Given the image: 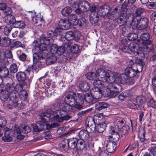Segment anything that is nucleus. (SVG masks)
<instances>
[{
  "label": "nucleus",
  "instance_id": "obj_55",
  "mask_svg": "<svg viewBox=\"0 0 156 156\" xmlns=\"http://www.w3.org/2000/svg\"><path fill=\"white\" fill-rule=\"evenodd\" d=\"M87 78L89 80H94L97 79L98 76L96 73H95L93 72H91L88 73L86 75Z\"/></svg>",
  "mask_w": 156,
  "mask_h": 156
},
{
  "label": "nucleus",
  "instance_id": "obj_5",
  "mask_svg": "<svg viewBox=\"0 0 156 156\" xmlns=\"http://www.w3.org/2000/svg\"><path fill=\"white\" fill-rule=\"evenodd\" d=\"M130 26L133 29H135L138 27L140 30L146 29L148 27L149 20L147 17L143 16L137 19L135 22V20L130 22Z\"/></svg>",
  "mask_w": 156,
  "mask_h": 156
},
{
  "label": "nucleus",
  "instance_id": "obj_32",
  "mask_svg": "<svg viewBox=\"0 0 156 156\" xmlns=\"http://www.w3.org/2000/svg\"><path fill=\"white\" fill-rule=\"evenodd\" d=\"M78 20L76 15L74 14H70L68 16V20L73 25H77V21Z\"/></svg>",
  "mask_w": 156,
  "mask_h": 156
},
{
  "label": "nucleus",
  "instance_id": "obj_41",
  "mask_svg": "<svg viewBox=\"0 0 156 156\" xmlns=\"http://www.w3.org/2000/svg\"><path fill=\"white\" fill-rule=\"evenodd\" d=\"M84 99L85 101L88 103H90L93 101L94 98L92 95L91 93L90 94L89 93H86L83 94Z\"/></svg>",
  "mask_w": 156,
  "mask_h": 156
},
{
  "label": "nucleus",
  "instance_id": "obj_22",
  "mask_svg": "<svg viewBox=\"0 0 156 156\" xmlns=\"http://www.w3.org/2000/svg\"><path fill=\"white\" fill-rule=\"evenodd\" d=\"M116 143L112 142L110 141H107L105 147L106 150L110 153L114 152L116 147Z\"/></svg>",
  "mask_w": 156,
  "mask_h": 156
},
{
  "label": "nucleus",
  "instance_id": "obj_48",
  "mask_svg": "<svg viewBox=\"0 0 156 156\" xmlns=\"http://www.w3.org/2000/svg\"><path fill=\"white\" fill-rule=\"evenodd\" d=\"M105 82L97 79L94 80L93 84L96 87L95 88H102L104 86L103 82Z\"/></svg>",
  "mask_w": 156,
  "mask_h": 156
},
{
  "label": "nucleus",
  "instance_id": "obj_38",
  "mask_svg": "<svg viewBox=\"0 0 156 156\" xmlns=\"http://www.w3.org/2000/svg\"><path fill=\"white\" fill-rule=\"evenodd\" d=\"M5 21L7 23L12 24L13 26L14 23L15 22L16 20L15 17L12 15L6 16H5Z\"/></svg>",
  "mask_w": 156,
  "mask_h": 156
},
{
  "label": "nucleus",
  "instance_id": "obj_1",
  "mask_svg": "<svg viewBox=\"0 0 156 156\" xmlns=\"http://www.w3.org/2000/svg\"><path fill=\"white\" fill-rule=\"evenodd\" d=\"M96 72L97 76L102 81L109 83L107 90V94L108 97L110 98L115 97L122 91V86L115 82L112 83L115 81V78L113 76H110L107 71L106 72L103 69H99Z\"/></svg>",
  "mask_w": 156,
  "mask_h": 156
},
{
  "label": "nucleus",
  "instance_id": "obj_52",
  "mask_svg": "<svg viewBox=\"0 0 156 156\" xmlns=\"http://www.w3.org/2000/svg\"><path fill=\"white\" fill-rule=\"evenodd\" d=\"M129 129V126L127 125L123 126L120 129L121 134L122 136H126L128 134V131Z\"/></svg>",
  "mask_w": 156,
  "mask_h": 156
},
{
  "label": "nucleus",
  "instance_id": "obj_29",
  "mask_svg": "<svg viewBox=\"0 0 156 156\" xmlns=\"http://www.w3.org/2000/svg\"><path fill=\"white\" fill-rule=\"evenodd\" d=\"M77 150L82 151L87 147L85 142L83 139H77Z\"/></svg>",
  "mask_w": 156,
  "mask_h": 156
},
{
  "label": "nucleus",
  "instance_id": "obj_17",
  "mask_svg": "<svg viewBox=\"0 0 156 156\" xmlns=\"http://www.w3.org/2000/svg\"><path fill=\"white\" fill-rule=\"evenodd\" d=\"M72 25L70 22L66 19H62L59 21L58 25L63 30H67L70 28Z\"/></svg>",
  "mask_w": 156,
  "mask_h": 156
},
{
  "label": "nucleus",
  "instance_id": "obj_9",
  "mask_svg": "<svg viewBox=\"0 0 156 156\" xmlns=\"http://www.w3.org/2000/svg\"><path fill=\"white\" fill-rule=\"evenodd\" d=\"M13 129L17 134L22 133L26 135L31 131V128L29 126L25 125H22L19 128L18 126L15 124L13 127Z\"/></svg>",
  "mask_w": 156,
  "mask_h": 156
},
{
  "label": "nucleus",
  "instance_id": "obj_59",
  "mask_svg": "<svg viewBox=\"0 0 156 156\" xmlns=\"http://www.w3.org/2000/svg\"><path fill=\"white\" fill-rule=\"evenodd\" d=\"M58 46L55 44H52L50 48V52L52 54H56L58 52Z\"/></svg>",
  "mask_w": 156,
  "mask_h": 156
},
{
  "label": "nucleus",
  "instance_id": "obj_40",
  "mask_svg": "<svg viewBox=\"0 0 156 156\" xmlns=\"http://www.w3.org/2000/svg\"><path fill=\"white\" fill-rule=\"evenodd\" d=\"M130 61L132 62L131 64V65L136 64L137 67L139 66V67H140V69H139V70L141 72L143 70V66L144 65V63L141 59H139L138 60L136 61L135 63L134 62L133 60H131Z\"/></svg>",
  "mask_w": 156,
  "mask_h": 156
},
{
  "label": "nucleus",
  "instance_id": "obj_20",
  "mask_svg": "<svg viewBox=\"0 0 156 156\" xmlns=\"http://www.w3.org/2000/svg\"><path fill=\"white\" fill-rule=\"evenodd\" d=\"M46 57H41L37 54H34L33 55V60L34 63V66H35V68L40 67L41 66V62L39 61L41 59L45 58Z\"/></svg>",
  "mask_w": 156,
  "mask_h": 156
},
{
  "label": "nucleus",
  "instance_id": "obj_6",
  "mask_svg": "<svg viewBox=\"0 0 156 156\" xmlns=\"http://www.w3.org/2000/svg\"><path fill=\"white\" fill-rule=\"evenodd\" d=\"M47 36L44 34H42L40 36L41 40L47 44H51L54 42V40L57 37V34L54 31L49 30L47 32Z\"/></svg>",
  "mask_w": 156,
  "mask_h": 156
},
{
  "label": "nucleus",
  "instance_id": "obj_60",
  "mask_svg": "<svg viewBox=\"0 0 156 156\" xmlns=\"http://www.w3.org/2000/svg\"><path fill=\"white\" fill-rule=\"evenodd\" d=\"M137 37V34L135 33H131L128 34V39L130 41H134Z\"/></svg>",
  "mask_w": 156,
  "mask_h": 156
},
{
  "label": "nucleus",
  "instance_id": "obj_14",
  "mask_svg": "<svg viewBox=\"0 0 156 156\" xmlns=\"http://www.w3.org/2000/svg\"><path fill=\"white\" fill-rule=\"evenodd\" d=\"M151 36L150 34L147 33H144L141 34L140 38L142 41L141 44L151 45L152 41L150 39Z\"/></svg>",
  "mask_w": 156,
  "mask_h": 156
},
{
  "label": "nucleus",
  "instance_id": "obj_12",
  "mask_svg": "<svg viewBox=\"0 0 156 156\" xmlns=\"http://www.w3.org/2000/svg\"><path fill=\"white\" fill-rule=\"evenodd\" d=\"M13 127L11 130H6L4 133V136L2 137V140L5 142H10L16 135V132L14 130Z\"/></svg>",
  "mask_w": 156,
  "mask_h": 156
},
{
  "label": "nucleus",
  "instance_id": "obj_64",
  "mask_svg": "<svg viewBox=\"0 0 156 156\" xmlns=\"http://www.w3.org/2000/svg\"><path fill=\"white\" fill-rule=\"evenodd\" d=\"M92 110V108H90L84 111H82L79 112L77 114V115L80 117L82 116L89 113L90 112H91Z\"/></svg>",
  "mask_w": 156,
  "mask_h": 156
},
{
  "label": "nucleus",
  "instance_id": "obj_25",
  "mask_svg": "<svg viewBox=\"0 0 156 156\" xmlns=\"http://www.w3.org/2000/svg\"><path fill=\"white\" fill-rule=\"evenodd\" d=\"M65 101L66 103H68L72 106H73L75 108V105H76V99L72 95H67L66 97Z\"/></svg>",
  "mask_w": 156,
  "mask_h": 156
},
{
  "label": "nucleus",
  "instance_id": "obj_3",
  "mask_svg": "<svg viewBox=\"0 0 156 156\" xmlns=\"http://www.w3.org/2000/svg\"><path fill=\"white\" fill-rule=\"evenodd\" d=\"M34 47L33 50L34 54H37L41 57H46L48 53L45 51L47 50L48 45L51 44H47L42 40H41L40 38L34 41Z\"/></svg>",
  "mask_w": 156,
  "mask_h": 156
},
{
  "label": "nucleus",
  "instance_id": "obj_54",
  "mask_svg": "<svg viewBox=\"0 0 156 156\" xmlns=\"http://www.w3.org/2000/svg\"><path fill=\"white\" fill-rule=\"evenodd\" d=\"M6 91L8 93L12 92L16 90L15 87L13 83H8L6 84Z\"/></svg>",
  "mask_w": 156,
  "mask_h": 156
},
{
  "label": "nucleus",
  "instance_id": "obj_15",
  "mask_svg": "<svg viewBox=\"0 0 156 156\" xmlns=\"http://www.w3.org/2000/svg\"><path fill=\"white\" fill-rule=\"evenodd\" d=\"M140 72L138 68L137 69H134L132 67H127L125 69L124 74L129 77H135L137 73Z\"/></svg>",
  "mask_w": 156,
  "mask_h": 156
},
{
  "label": "nucleus",
  "instance_id": "obj_51",
  "mask_svg": "<svg viewBox=\"0 0 156 156\" xmlns=\"http://www.w3.org/2000/svg\"><path fill=\"white\" fill-rule=\"evenodd\" d=\"M18 92L16 90L9 93V97H10V100L12 101L15 100L16 101L17 99H18Z\"/></svg>",
  "mask_w": 156,
  "mask_h": 156
},
{
  "label": "nucleus",
  "instance_id": "obj_34",
  "mask_svg": "<svg viewBox=\"0 0 156 156\" xmlns=\"http://www.w3.org/2000/svg\"><path fill=\"white\" fill-rule=\"evenodd\" d=\"M5 90L1 89L0 90V95L1 99L5 101L10 100V97H9V93H7Z\"/></svg>",
  "mask_w": 156,
  "mask_h": 156
},
{
  "label": "nucleus",
  "instance_id": "obj_46",
  "mask_svg": "<svg viewBox=\"0 0 156 156\" xmlns=\"http://www.w3.org/2000/svg\"><path fill=\"white\" fill-rule=\"evenodd\" d=\"M70 50L73 54H79L81 52V50L79 48V46L77 44H74L71 47Z\"/></svg>",
  "mask_w": 156,
  "mask_h": 156
},
{
  "label": "nucleus",
  "instance_id": "obj_10",
  "mask_svg": "<svg viewBox=\"0 0 156 156\" xmlns=\"http://www.w3.org/2000/svg\"><path fill=\"white\" fill-rule=\"evenodd\" d=\"M86 129L89 133H93L95 130L96 123L94 119L90 117L86 119Z\"/></svg>",
  "mask_w": 156,
  "mask_h": 156
},
{
  "label": "nucleus",
  "instance_id": "obj_39",
  "mask_svg": "<svg viewBox=\"0 0 156 156\" xmlns=\"http://www.w3.org/2000/svg\"><path fill=\"white\" fill-rule=\"evenodd\" d=\"M106 124L105 123L98 124L96 126L95 130L99 133L103 132L105 129Z\"/></svg>",
  "mask_w": 156,
  "mask_h": 156
},
{
  "label": "nucleus",
  "instance_id": "obj_2",
  "mask_svg": "<svg viewBox=\"0 0 156 156\" xmlns=\"http://www.w3.org/2000/svg\"><path fill=\"white\" fill-rule=\"evenodd\" d=\"M59 108L62 110L58 111L56 115H53L49 119L51 122H61L64 121H67L71 118L67 111H69L72 110L73 106L66 103L59 104Z\"/></svg>",
  "mask_w": 156,
  "mask_h": 156
},
{
  "label": "nucleus",
  "instance_id": "obj_36",
  "mask_svg": "<svg viewBox=\"0 0 156 156\" xmlns=\"http://www.w3.org/2000/svg\"><path fill=\"white\" fill-rule=\"evenodd\" d=\"M68 147L71 149L76 148H77V139L76 138H73L68 140Z\"/></svg>",
  "mask_w": 156,
  "mask_h": 156
},
{
  "label": "nucleus",
  "instance_id": "obj_57",
  "mask_svg": "<svg viewBox=\"0 0 156 156\" xmlns=\"http://www.w3.org/2000/svg\"><path fill=\"white\" fill-rule=\"evenodd\" d=\"M48 121L46 119V121L45 122V127L46 128V129L48 130H50L52 128H55L58 127V124L56 123H53L50 125L48 124H47Z\"/></svg>",
  "mask_w": 156,
  "mask_h": 156
},
{
  "label": "nucleus",
  "instance_id": "obj_56",
  "mask_svg": "<svg viewBox=\"0 0 156 156\" xmlns=\"http://www.w3.org/2000/svg\"><path fill=\"white\" fill-rule=\"evenodd\" d=\"M18 66L17 65L14 63L12 64L9 67L10 72L12 73H15L18 71Z\"/></svg>",
  "mask_w": 156,
  "mask_h": 156
},
{
  "label": "nucleus",
  "instance_id": "obj_19",
  "mask_svg": "<svg viewBox=\"0 0 156 156\" xmlns=\"http://www.w3.org/2000/svg\"><path fill=\"white\" fill-rule=\"evenodd\" d=\"M134 77H129L127 76L124 74H122L119 78L120 82L128 84L129 85H132L134 83Z\"/></svg>",
  "mask_w": 156,
  "mask_h": 156
},
{
  "label": "nucleus",
  "instance_id": "obj_35",
  "mask_svg": "<svg viewBox=\"0 0 156 156\" xmlns=\"http://www.w3.org/2000/svg\"><path fill=\"white\" fill-rule=\"evenodd\" d=\"M119 136H120L119 133H111V136H109V140L114 142V143H116V142L119 139Z\"/></svg>",
  "mask_w": 156,
  "mask_h": 156
},
{
  "label": "nucleus",
  "instance_id": "obj_43",
  "mask_svg": "<svg viewBox=\"0 0 156 156\" xmlns=\"http://www.w3.org/2000/svg\"><path fill=\"white\" fill-rule=\"evenodd\" d=\"M65 37L68 41H71L74 38V33L72 31H68L66 33Z\"/></svg>",
  "mask_w": 156,
  "mask_h": 156
},
{
  "label": "nucleus",
  "instance_id": "obj_33",
  "mask_svg": "<svg viewBox=\"0 0 156 156\" xmlns=\"http://www.w3.org/2000/svg\"><path fill=\"white\" fill-rule=\"evenodd\" d=\"M129 50L134 54L135 56L137 55L139 53L137 51V48L136 46V44L134 43H131L129 45Z\"/></svg>",
  "mask_w": 156,
  "mask_h": 156
},
{
  "label": "nucleus",
  "instance_id": "obj_63",
  "mask_svg": "<svg viewBox=\"0 0 156 156\" xmlns=\"http://www.w3.org/2000/svg\"><path fill=\"white\" fill-rule=\"evenodd\" d=\"M148 106L153 108H156V101L153 99H151L147 103Z\"/></svg>",
  "mask_w": 156,
  "mask_h": 156
},
{
  "label": "nucleus",
  "instance_id": "obj_18",
  "mask_svg": "<svg viewBox=\"0 0 156 156\" xmlns=\"http://www.w3.org/2000/svg\"><path fill=\"white\" fill-rule=\"evenodd\" d=\"M78 7L82 9L83 12H85L90 10V5L86 1H83L78 3Z\"/></svg>",
  "mask_w": 156,
  "mask_h": 156
},
{
  "label": "nucleus",
  "instance_id": "obj_28",
  "mask_svg": "<svg viewBox=\"0 0 156 156\" xmlns=\"http://www.w3.org/2000/svg\"><path fill=\"white\" fill-rule=\"evenodd\" d=\"M27 75L25 72H19L16 73V77L19 82H24L27 79Z\"/></svg>",
  "mask_w": 156,
  "mask_h": 156
},
{
  "label": "nucleus",
  "instance_id": "obj_42",
  "mask_svg": "<svg viewBox=\"0 0 156 156\" xmlns=\"http://www.w3.org/2000/svg\"><path fill=\"white\" fill-rule=\"evenodd\" d=\"M28 97V94L26 90L24 89L20 91L19 94V98L20 100L23 101H26Z\"/></svg>",
  "mask_w": 156,
  "mask_h": 156
},
{
  "label": "nucleus",
  "instance_id": "obj_7",
  "mask_svg": "<svg viewBox=\"0 0 156 156\" xmlns=\"http://www.w3.org/2000/svg\"><path fill=\"white\" fill-rule=\"evenodd\" d=\"M146 101V98L144 96H137L136 99V103L131 102L129 103L131 108L133 109L139 110L140 108V105L144 104Z\"/></svg>",
  "mask_w": 156,
  "mask_h": 156
},
{
  "label": "nucleus",
  "instance_id": "obj_30",
  "mask_svg": "<svg viewBox=\"0 0 156 156\" xmlns=\"http://www.w3.org/2000/svg\"><path fill=\"white\" fill-rule=\"evenodd\" d=\"M89 132L87 130L82 129L79 133V136L80 139L87 140L89 137Z\"/></svg>",
  "mask_w": 156,
  "mask_h": 156
},
{
  "label": "nucleus",
  "instance_id": "obj_49",
  "mask_svg": "<svg viewBox=\"0 0 156 156\" xmlns=\"http://www.w3.org/2000/svg\"><path fill=\"white\" fill-rule=\"evenodd\" d=\"M86 20L84 18L82 17L81 18L78 19L77 21V25L80 27H84L87 25Z\"/></svg>",
  "mask_w": 156,
  "mask_h": 156
},
{
  "label": "nucleus",
  "instance_id": "obj_16",
  "mask_svg": "<svg viewBox=\"0 0 156 156\" xmlns=\"http://www.w3.org/2000/svg\"><path fill=\"white\" fill-rule=\"evenodd\" d=\"M111 10L110 7L108 5L104 4L100 7L98 9L99 15L104 16Z\"/></svg>",
  "mask_w": 156,
  "mask_h": 156
},
{
  "label": "nucleus",
  "instance_id": "obj_11",
  "mask_svg": "<svg viewBox=\"0 0 156 156\" xmlns=\"http://www.w3.org/2000/svg\"><path fill=\"white\" fill-rule=\"evenodd\" d=\"M130 16H127L126 14L121 13L118 17L117 18V23L120 26H122L124 24H129L130 25L129 18Z\"/></svg>",
  "mask_w": 156,
  "mask_h": 156
},
{
  "label": "nucleus",
  "instance_id": "obj_31",
  "mask_svg": "<svg viewBox=\"0 0 156 156\" xmlns=\"http://www.w3.org/2000/svg\"><path fill=\"white\" fill-rule=\"evenodd\" d=\"M79 87L81 90L84 92L88 91L90 89L89 84L85 81H81L79 83Z\"/></svg>",
  "mask_w": 156,
  "mask_h": 156
},
{
  "label": "nucleus",
  "instance_id": "obj_23",
  "mask_svg": "<svg viewBox=\"0 0 156 156\" xmlns=\"http://www.w3.org/2000/svg\"><path fill=\"white\" fill-rule=\"evenodd\" d=\"M99 13L98 12H92L90 15L89 20L92 24L97 23L99 20Z\"/></svg>",
  "mask_w": 156,
  "mask_h": 156
},
{
  "label": "nucleus",
  "instance_id": "obj_58",
  "mask_svg": "<svg viewBox=\"0 0 156 156\" xmlns=\"http://www.w3.org/2000/svg\"><path fill=\"white\" fill-rule=\"evenodd\" d=\"M22 44L21 42L19 41H16L13 43L10 46V49L11 50H13L14 48H17L21 47Z\"/></svg>",
  "mask_w": 156,
  "mask_h": 156
},
{
  "label": "nucleus",
  "instance_id": "obj_53",
  "mask_svg": "<svg viewBox=\"0 0 156 156\" xmlns=\"http://www.w3.org/2000/svg\"><path fill=\"white\" fill-rule=\"evenodd\" d=\"M12 28V26L9 24H7L4 28V33L7 36L9 35Z\"/></svg>",
  "mask_w": 156,
  "mask_h": 156
},
{
  "label": "nucleus",
  "instance_id": "obj_37",
  "mask_svg": "<svg viewBox=\"0 0 156 156\" xmlns=\"http://www.w3.org/2000/svg\"><path fill=\"white\" fill-rule=\"evenodd\" d=\"M17 55L19 59L21 61L24 62L27 59V55L22 52L21 50H19L17 51Z\"/></svg>",
  "mask_w": 156,
  "mask_h": 156
},
{
  "label": "nucleus",
  "instance_id": "obj_4",
  "mask_svg": "<svg viewBox=\"0 0 156 156\" xmlns=\"http://www.w3.org/2000/svg\"><path fill=\"white\" fill-rule=\"evenodd\" d=\"M51 116V114L48 111L42 112L39 115V118L41 121L37 122L36 124L32 125L33 130L35 132H40L45 129V122L46 119L45 118H49Z\"/></svg>",
  "mask_w": 156,
  "mask_h": 156
},
{
  "label": "nucleus",
  "instance_id": "obj_24",
  "mask_svg": "<svg viewBox=\"0 0 156 156\" xmlns=\"http://www.w3.org/2000/svg\"><path fill=\"white\" fill-rule=\"evenodd\" d=\"M109 104L102 101H99L97 102L95 105V109L98 110H101L108 107Z\"/></svg>",
  "mask_w": 156,
  "mask_h": 156
},
{
  "label": "nucleus",
  "instance_id": "obj_26",
  "mask_svg": "<svg viewBox=\"0 0 156 156\" xmlns=\"http://www.w3.org/2000/svg\"><path fill=\"white\" fill-rule=\"evenodd\" d=\"M9 72L8 68L5 66H0V76L2 78L7 77L9 75Z\"/></svg>",
  "mask_w": 156,
  "mask_h": 156
},
{
  "label": "nucleus",
  "instance_id": "obj_47",
  "mask_svg": "<svg viewBox=\"0 0 156 156\" xmlns=\"http://www.w3.org/2000/svg\"><path fill=\"white\" fill-rule=\"evenodd\" d=\"M26 25L25 22L22 21H16L13 24L14 27L18 28H23L25 27Z\"/></svg>",
  "mask_w": 156,
  "mask_h": 156
},
{
  "label": "nucleus",
  "instance_id": "obj_44",
  "mask_svg": "<svg viewBox=\"0 0 156 156\" xmlns=\"http://www.w3.org/2000/svg\"><path fill=\"white\" fill-rule=\"evenodd\" d=\"M141 44V45H139L140 50L141 52L144 53L145 54H148L150 51V48L147 46L149 45H146V44Z\"/></svg>",
  "mask_w": 156,
  "mask_h": 156
},
{
  "label": "nucleus",
  "instance_id": "obj_61",
  "mask_svg": "<svg viewBox=\"0 0 156 156\" xmlns=\"http://www.w3.org/2000/svg\"><path fill=\"white\" fill-rule=\"evenodd\" d=\"M110 129L112 133H117L119 131V128L118 125H114L113 126H111L110 127Z\"/></svg>",
  "mask_w": 156,
  "mask_h": 156
},
{
  "label": "nucleus",
  "instance_id": "obj_62",
  "mask_svg": "<svg viewBox=\"0 0 156 156\" xmlns=\"http://www.w3.org/2000/svg\"><path fill=\"white\" fill-rule=\"evenodd\" d=\"M113 15L116 18L118 17L122 13L120 12V11L118 9L117 7L115 8L111 11Z\"/></svg>",
  "mask_w": 156,
  "mask_h": 156
},
{
  "label": "nucleus",
  "instance_id": "obj_21",
  "mask_svg": "<svg viewBox=\"0 0 156 156\" xmlns=\"http://www.w3.org/2000/svg\"><path fill=\"white\" fill-rule=\"evenodd\" d=\"M91 92L93 98L95 99H100L102 96V94L101 90L98 88H93L91 90Z\"/></svg>",
  "mask_w": 156,
  "mask_h": 156
},
{
  "label": "nucleus",
  "instance_id": "obj_50",
  "mask_svg": "<svg viewBox=\"0 0 156 156\" xmlns=\"http://www.w3.org/2000/svg\"><path fill=\"white\" fill-rule=\"evenodd\" d=\"M57 58L56 56L51 55L47 58L46 62L48 64H50L54 63L57 61Z\"/></svg>",
  "mask_w": 156,
  "mask_h": 156
},
{
  "label": "nucleus",
  "instance_id": "obj_13",
  "mask_svg": "<svg viewBox=\"0 0 156 156\" xmlns=\"http://www.w3.org/2000/svg\"><path fill=\"white\" fill-rule=\"evenodd\" d=\"M76 97V105H75V108L78 109H82L83 107V104L84 98L83 94L82 95L79 93H73Z\"/></svg>",
  "mask_w": 156,
  "mask_h": 156
},
{
  "label": "nucleus",
  "instance_id": "obj_8",
  "mask_svg": "<svg viewBox=\"0 0 156 156\" xmlns=\"http://www.w3.org/2000/svg\"><path fill=\"white\" fill-rule=\"evenodd\" d=\"M145 10L144 8L139 7L136 9L135 13L130 15L129 18L130 22L135 20L136 22L137 19L139 20L141 17V15L145 12Z\"/></svg>",
  "mask_w": 156,
  "mask_h": 156
},
{
  "label": "nucleus",
  "instance_id": "obj_27",
  "mask_svg": "<svg viewBox=\"0 0 156 156\" xmlns=\"http://www.w3.org/2000/svg\"><path fill=\"white\" fill-rule=\"evenodd\" d=\"M11 43V39L7 37H5L2 38L0 46L2 47H8Z\"/></svg>",
  "mask_w": 156,
  "mask_h": 156
},
{
  "label": "nucleus",
  "instance_id": "obj_45",
  "mask_svg": "<svg viewBox=\"0 0 156 156\" xmlns=\"http://www.w3.org/2000/svg\"><path fill=\"white\" fill-rule=\"evenodd\" d=\"M72 12V9L71 7L67 6L64 8L62 11V15L65 16H69V13Z\"/></svg>",
  "mask_w": 156,
  "mask_h": 156
}]
</instances>
